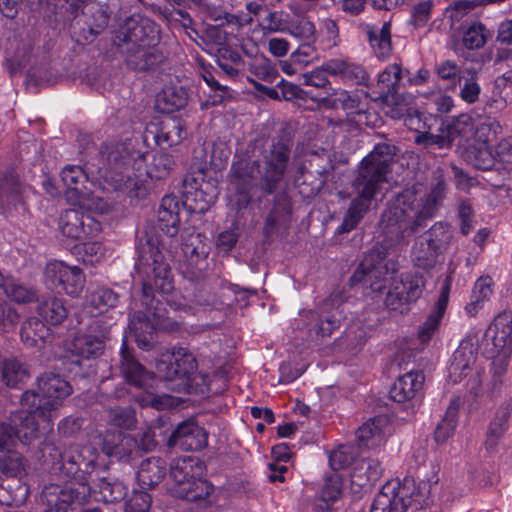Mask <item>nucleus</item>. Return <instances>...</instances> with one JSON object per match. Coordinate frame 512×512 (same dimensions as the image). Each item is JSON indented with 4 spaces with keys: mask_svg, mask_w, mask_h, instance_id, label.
<instances>
[{
    "mask_svg": "<svg viewBox=\"0 0 512 512\" xmlns=\"http://www.w3.org/2000/svg\"><path fill=\"white\" fill-rule=\"evenodd\" d=\"M446 186L439 181L423 200L415 189H405L388 204L380 220L385 239L376 243L365 255L351 277L353 283L368 285L373 292L382 293L388 276L398 271V262L390 255L394 243H399L424 227L432 219L445 198Z\"/></svg>",
    "mask_w": 512,
    "mask_h": 512,
    "instance_id": "nucleus-1",
    "label": "nucleus"
},
{
    "mask_svg": "<svg viewBox=\"0 0 512 512\" xmlns=\"http://www.w3.org/2000/svg\"><path fill=\"white\" fill-rule=\"evenodd\" d=\"M135 270L142 284V305L146 312L137 311L129 327L139 348L149 350L153 346L155 324L151 316H159V300L156 293L169 294L173 288V278L169 264L165 261L160 239L152 232L139 236Z\"/></svg>",
    "mask_w": 512,
    "mask_h": 512,
    "instance_id": "nucleus-2",
    "label": "nucleus"
},
{
    "mask_svg": "<svg viewBox=\"0 0 512 512\" xmlns=\"http://www.w3.org/2000/svg\"><path fill=\"white\" fill-rule=\"evenodd\" d=\"M39 395L33 390H27L21 395V405L26 411H19L13 416V422H19L14 429L11 425L0 423V448H10L18 443L24 446L32 445L41 433L53 430V421L58 417V409L63 400L71 395L72 387L59 374L44 373L37 380Z\"/></svg>",
    "mask_w": 512,
    "mask_h": 512,
    "instance_id": "nucleus-3",
    "label": "nucleus"
},
{
    "mask_svg": "<svg viewBox=\"0 0 512 512\" xmlns=\"http://www.w3.org/2000/svg\"><path fill=\"white\" fill-rule=\"evenodd\" d=\"M263 146V139H255L249 144L247 155L232 165L233 183L241 193H248L259 184L264 193L273 194L285 177L290 161L289 146L281 141L275 142L263 152L261 160L248 155H254Z\"/></svg>",
    "mask_w": 512,
    "mask_h": 512,
    "instance_id": "nucleus-4",
    "label": "nucleus"
},
{
    "mask_svg": "<svg viewBox=\"0 0 512 512\" xmlns=\"http://www.w3.org/2000/svg\"><path fill=\"white\" fill-rule=\"evenodd\" d=\"M395 146L380 143L366 156L352 181V192L355 197L345 214L340 226L341 232H349L357 227L364 215L369 211L372 201L380 192L381 185L387 182V174L395 155Z\"/></svg>",
    "mask_w": 512,
    "mask_h": 512,
    "instance_id": "nucleus-5",
    "label": "nucleus"
},
{
    "mask_svg": "<svg viewBox=\"0 0 512 512\" xmlns=\"http://www.w3.org/2000/svg\"><path fill=\"white\" fill-rule=\"evenodd\" d=\"M53 459H57L53 463L54 473H61L65 477L75 480L80 486L75 487L71 482L64 488L51 485L43 490V497L47 498L48 505L58 503L59 505L68 506L75 502H81L89 494L88 486V467L93 464V460L88 462L81 460L78 450H54L51 455Z\"/></svg>",
    "mask_w": 512,
    "mask_h": 512,
    "instance_id": "nucleus-6",
    "label": "nucleus"
},
{
    "mask_svg": "<svg viewBox=\"0 0 512 512\" xmlns=\"http://www.w3.org/2000/svg\"><path fill=\"white\" fill-rule=\"evenodd\" d=\"M100 154L104 161L103 178L114 190L135 185L136 171L142 168L147 157L135 149L132 139L104 144Z\"/></svg>",
    "mask_w": 512,
    "mask_h": 512,
    "instance_id": "nucleus-7",
    "label": "nucleus"
},
{
    "mask_svg": "<svg viewBox=\"0 0 512 512\" xmlns=\"http://www.w3.org/2000/svg\"><path fill=\"white\" fill-rule=\"evenodd\" d=\"M151 33L155 27L148 26ZM147 27L136 25L132 29L120 31L117 35V45L126 54L127 66L136 71H149L155 69L164 61V55L156 47L158 38L149 35Z\"/></svg>",
    "mask_w": 512,
    "mask_h": 512,
    "instance_id": "nucleus-8",
    "label": "nucleus"
},
{
    "mask_svg": "<svg viewBox=\"0 0 512 512\" xmlns=\"http://www.w3.org/2000/svg\"><path fill=\"white\" fill-rule=\"evenodd\" d=\"M342 299L338 294L330 295L321 301L315 309L302 311V321L305 323L310 336L316 338L330 337L339 329L345 319Z\"/></svg>",
    "mask_w": 512,
    "mask_h": 512,
    "instance_id": "nucleus-9",
    "label": "nucleus"
},
{
    "mask_svg": "<svg viewBox=\"0 0 512 512\" xmlns=\"http://www.w3.org/2000/svg\"><path fill=\"white\" fill-rule=\"evenodd\" d=\"M120 371L124 379L130 385L142 389L143 392L135 396L136 402L142 407L151 406L160 410L163 408V401L160 396L150 392L154 374L145 369L134 357L132 351L127 347L126 342L122 344L120 350Z\"/></svg>",
    "mask_w": 512,
    "mask_h": 512,
    "instance_id": "nucleus-10",
    "label": "nucleus"
},
{
    "mask_svg": "<svg viewBox=\"0 0 512 512\" xmlns=\"http://www.w3.org/2000/svg\"><path fill=\"white\" fill-rule=\"evenodd\" d=\"M44 281L51 290L77 297L84 288L85 275L77 266H69L63 261L52 260L45 266Z\"/></svg>",
    "mask_w": 512,
    "mask_h": 512,
    "instance_id": "nucleus-11",
    "label": "nucleus"
},
{
    "mask_svg": "<svg viewBox=\"0 0 512 512\" xmlns=\"http://www.w3.org/2000/svg\"><path fill=\"white\" fill-rule=\"evenodd\" d=\"M483 354L486 357L512 354V314L503 312L496 316L484 334Z\"/></svg>",
    "mask_w": 512,
    "mask_h": 512,
    "instance_id": "nucleus-12",
    "label": "nucleus"
},
{
    "mask_svg": "<svg viewBox=\"0 0 512 512\" xmlns=\"http://www.w3.org/2000/svg\"><path fill=\"white\" fill-rule=\"evenodd\" d=\"M58 228L63 236L80 241L99 233L101 223L78 207L60 214Z\"/></svg>",
    "mask_w": 512,
    "mask_h": 512,
    "instance_id": "nucleus-13",
    "label": "nucleus"
},
{
    "mask_svg": "<svg viewBox=\"0 0 512 512\" xmlns=\"http://www.w3.org/2000/svg\"><path fill=\"white\" fill-rule=\"evenodd\" d=\"M86 326L85 332L74 337L71 351L82 359L96 358L103 353L108 330L99 318H89Z\"/></svg>",
    "mask_w": 512,
    "mask_h": 512,
    "instance_id": "nucleus-14",
    "label": "nucleus"
},
{
    "mask_svg": "<svg viewBox=\"0 0 512 512\" xmlns=\"http://www.w3.org/2000/svg\"><path fill=\"white\" fill-rule=\"evenodd\" d=\"M501 132L500 123L492 117L480 118L476 122L468 115H463L457 119L450 129L451 135H457L461 139L469 142L468 134H471L473 143L488 145L492 137Z\"/></svg>",
    "mask_w": 512,
    "mask_h": 512,
    "instance_id": "nucleus-15",
    "label": "nucleus"
},
{
    "mask_svg": "<svg viewBox=\"0 0 512 512\" xmlns=\"http://www.w3.org/2000/svg\"><path fill=\"white\" fill-rule=\"evenodd\" d=\"M25 185L20 181L18 174L13 170L3 173L0 178V208L1 213L14 216L24 214L27 210L25 204Z\"/></svg>",
    "mask_w": 512,
    "mask_h": 512,
    "instance_id": "nucleus-16",
    "label": "nucleus"
},
{
    "mask_svg": "<svg viewBox=\"0 0 512 512\" xmlns=\"http://www.w3.org/2000/svg\"><path fill=\"white\" fill-rule=\"evenodd\" d=\"M479 337L477 333L468 334L453 353V358L448 368L449 378L453 383L460 382L472 371H475Z\"/></svg>",
    "mask_w": 512,
    "mask_h": 512,
    "instance_id": "nucleus-17",
    "label": "nucleus"
},
{
    "mask_svg": "<svg viewBox=\"0 0 512 512\" xmlns=\"http://www.w3.org/2000/svg\"><path fill=\"white\" fill-rule=\"evenodd\" d=\"M411 502V491L406 483L388 481L375 496L370 512H407Z\"/></svg>",
    "mask_w": 512,
    "mask_h": 512,
    "instance_id": "nucleus-18",
    "label": "nucleus"
},
{
    "mask_svg": "<svg viewBox=\"0 0 512 512\" xmlns=\"http://www.w3.org/2000/svg\"><path fill=\"white\" fill-rule=\"evenodd\" d=\"M198 367L195 356L186 348H177L173 351L171 360H161L157 363V370L163 374L167 381L181 380L182 384H188Z\"/></svg>",
    "mask_w": 512,
    "mask_h": 512,
    "instance_id": "nucleus-19",
    "label": "nucleus"
},
{
    "mask_svg": "<svg viewBox=\"0 0 512 512\" xmlns=\"http://www.w3.org/2000/svg\"><path fill=\"white\" fill-rule=\"evenodd\" d=\"M208 434L194 420L180 423L168 438V446L180 448H205Z\"/></svg>",
    "mask_w": 512,
    "mask_h": 512,
    "instance_id": "nucleus-20",
    "label": "nucleus"
},
{
    "mask_svg": "<svg viewBox=\"0 0 512 512\" xmlns=\"http://www.w3.org/2000/svg\"><path fill=\"white\" fill-rule=\"evenodd\" d=\"M205 463L195 456H182L174 459L170 466V476L173 481L171 488H180L204 476Z\"/></svg>",
    "mask_w": 512,
    "mask_h": 512,
    "instance_id": "nucleus-21",
    "label": "nucleus"
},
{
    "mask_svg": "<svg viewBox=\"0 0 512 512\" xmlns=\"http://www.w3.org/2000/svg\"><path fill=\"white\" fill-rule=\"evenodd\" d=\"M357 27L379 59H386L391 54L390 21H385L381 27L366 22H359Z\"/></svg>",
    "mask_w": 512,
    "mask_h": 512,
    "instance_id": "nucleus-22",
    "label": "nucleus"
},
{
    "mask_svg": "<svg viewBox=\"0 0 512 512\" xmlns=\"http://www.w3.org/2000/svg\"><path fill=\"white\" fill-rule=\"evenodd\" d=\"M452 275L448 274L440 288V295L435 303L431 313L428 315L426 321L420 327L418 337L422 343H427L433 337L435 331L438 329L441 319L446 311L449 294L452 286Z\"/></svg>",
    "mask_w": 512,
    "mask_h": 512,
    "instance_id": "nucleus-23",
    "label": "nucleus"
},
{
    "mask_svg": "<svg viewBox=\"0 0 512 512\" xmlns=\"http://www.w3.org/2000/svg\"><path fill=\"white\" fill-rule=\"evenodd\" d=\"M425 376L422 371H410L397 378L389 394L394 402L405 403L413 400L422 390Z\"/></svg>",
    "mask_w": 512,
    "mask_h": 512,
    "instance_id": "nucleus-24",
    "label": "nucleus"
},
{
    "mask_svg": "<svg viewBox=\"0 0 512 512\" xmlns=\"http://www.w3.org/2000/svg\"><path fill=\"white\" fill-rule=\"evenodd\" d=\"M383 467L374 458L359 456L350 472L351 484L360 490L372 487L381 477Z\"/></svg>",
    "mask_w": 512,
    "mask_h": 512,
    "instance_id": "nucleus-25",
    "label": "nucleus"
},
{
    "mask_svg": "<svg viewBox=\"0 0 512 512\" xmlns=\"http://www.w3.org/2000/svg\"><path fill=\"white\" fill-rule=\"evenodd\" d=\"M327 74L340 78L345 83L362 84L367 79L365 69L349 59L333 58L323 63Z\"/></svg>",
    "mask_w": 512,
    "mask_h": 512,
    "instance_id": "nucleus-26",
    "label": "nucleus"
},
{
    "mask_svg": "<svg viewBox=\"0 0 512 512\" xmlns=\"http://www.w3.org/2000/svg\"><path fill=\"white\" fill-rule=\"evenodd\" d=\"M89 494L93 495L95 500L105 503H115L124 499L127 495V486L119 480H108L100 478L97 481L91 479V473L88 472Z\"/></svg>",
    "mask_w": 512,
    "mask_h": 512,
    "instance_id": "nucleus-27",
    "label": "nucleus"
},
{
    "mask_svg": "<svg viewBox=\"0 0 512 512\" xmlns=\"http://www.w3.org/2000/svg\"><path fill=\"white\" fill-rule=\"evenodd\" d=\"M61 180L66 187V198L72 205L88 194L86 187L88 177L82 167L78 165L65 166L61 171Z\"/></svg>",
    "mask_w": 512,
    "mask_h": 512,
    "instance_id": "nucleus-28",
    "label": "nucleus"
},
{
    "mask_svg": "<svg viewBox=\"0 0 512 512\" xmlns=\"http://www.w3.org/2000/svg\"><path fill=\"white\" fill-rule=\"evenodd\" d=\"M173 496L187 501H204L205 505L211 506L215 503V487L209 481L198 477L194 481L180 488H171Z\"/></svg>",
    "mask_w": 512,
    "mask_h": 512,
    "instance_id": "nucleus-29",
    "label": "nucleus"
},
{
    "mask_svg": "<svg viewBox=\"0 0 512 512\" xmlns=\"http://www.w3.org/2000/svg\"><path fill=\"white\" fill-rule=\"evenodd\" d=\"M180 203L175 196L166 195L162 198L158 209L159 228L169 237H174L179 231Z\"/></svg>",
    "mask_w": 512,
    "mask_h": 512,
    "instance_id": "nucleus-30",
    "label": "nucleus"
},
{
    "mask_svg": "<svg viewBox=\"0 0 512 512\" xmlns=\"http://www.w3.org/2000/svg\"><path fill=\"white\" fill-rule=\"evenodd\" d=\"M188 92L182 86L167 85L156 96V108L162 113H173L184 108Z\"/></svg>",
    "mask_w": 512,
    "mask_h": 512,
    "instance_id": "nucleus-31",
    "label": "nucleus"
},
{
    "mask_svg": "<svg viewBox=\"0 0 512 512\" xmlns=\"http://www.w3.org/2000/svg\"><path fill=\"white\" fill-rule=\"evenodd\" d=\"M37 312L45 322L51 325L61 324L68 316L64 300L52 295L39 300Z\"/></svg>",
    "mask_w": 512,
    "mask_h": 512,
    "instance_id": "nucleus-32",
    "label": "nucleus"
},
{
    "mask_svg": "<svg viewBox=\"0 0 512 512\" xmlns=\"http://www.w3.org/2000/svg\"><path fill=\"white\" fill-rule=\"evenodd\" d=\"M20 336L26 345L42 348L51 336V330L43 321L29 318L22 324Z\"/></svg>",
    "mask_w": 512,
    "mask_h": 512,
    "instance_id": "nucleus-33",
    "label": "nucleus"
},
{
    "mask_svg": "<svg viewBox=\"0 0 512 512\" xmlns=\"http://www.w3.org/2000/svg\"><path fill=\"white\" fill-rule=\"evenodd\" d=\"M464 160L479 170H490L495 164V156L489 145L480 143H468L462 152Z\"/></svg>",
    "mask_w": 512,
    "mask_h": 512,
    "instance_id": "nucleus-34",
    "label": "nucleus"
},
{
    "mask_svg": "<svg viewBox=\"0 0 512 512\" xmlns=\"http://www.w3.org/2000/svg\"><path fill=\"white\" fill-rule=\"evenodd\" d=\"M511 412L512 408L510 405L501 406L497 410L486 433L485 445L487 448H493L502 444V439L508 429Z\"/></svg>",
    "mask_w": 512,
    "mask_h": 512,
    "instance_id": "nucleus-35",
    "label": "nucleus"
},
{
    "mask_svg": "<svg viewBox=\"0 0 512 512\" xmlns=\"http://www.w3.org/2000/svg\"><path fill=\"white\" fill-rule=\"evenodd\" d=\"M460 398L451 399L445 415L434 431V440L437 445H446L448 439L453 435L456 428L458 412L460 409Z\"/></svg>",
    "mask_w": 512,
    "mask_h": 512,
    "instance_id": "nucleus-36",
    "label": "nucleus"
},
{
    "mask_svg": "<svg viewBox=\"0 0 512 512\" xmlns=\"http://www.w3.org/2000/svg\"><path fill=\"white\" fill-rule=\"evenodd\" d=\"M494 281L490 276H481L474 283L470 302L465 306L469 316H475L493 294Z\"/></svg>",
    "mask_w": 512,
    "mask_h": 512,
    "instance_id": "nucleus-37",
    "label": "nucleus"
},
{
    "mask_svg": "<svg viewBox=\"0 0 512 512\" xmlns=\"http://www.w3.org/2000/svg\"><path fill=\"white\" fill-rule=\"evenodd\" d=\"M147 155L146 160H150L147 164L146 173L151 179H163L167 177L175 167V159L172 154L166 151H156L152 154L144 153Z\"/></svg>",
    "mask_w": 512,
    "mask_h": 512,
    "instance_id": "nucleus-38",
    "label": "nucleus"
},
{
    "mask_svg": "<svg viewBox=\"0 0 512 512\" xmlns=\"http://www.w3.org/2000/svg\"><path fill=\"white\" fill-rule=\"evenodd\" d=\"M381 419H373L364 423L356 432L358 448H374L385 444V436L379 423Z\"/></svg>",
    "mask_w": 512,
    "mask_h": 512,
    "instance_id": "nucleus-39",
    "label": "nucleus"
},
{
    "mask_svg": "<svg viewBox=\"0 0 512 512\" xmlns=\"http://www.w3.org/2000/svg\"><path fill=\"white\" fill-rule=\"evenodd\" d=\"M440 253L425 238L417 237L414 241L411 258L414 265L421 269H431L437 263Z\"/></svg>",
    "mask_w": 512,
    "mask_h": 512,
    "instance_id": "nucleus-40",
    "label": "nucleus"
},
{
    "mask_svg": "<svg viewBox=\"0 0 512 512\" xmlns=\"http://www.w3.org/2000/svg\"><path fill=\"white\" fill-rule=\"evenodd\" d=\"M343 491V478L336 472L326 473L323 478V484L319 490V498L325 503V509L336 502Z\"/></svg>",
    "mask_w": 512,
    "mask_h": 512,
    "instance_id": "nucleus-41",
    "label": "nucleus"
},
{
    "mask_svg": "<svg viewBox=\"0 0 512 512\" xmlns=\"http://www.w3.org/2000/svg\"><path fill=\"white\" fill-rule=\"evenodd\" d=\"M216 62L219 68L230 78L239 75V67L244 64L241 55L228 46L220 47L217 50Z\"/></svg>",
    "mask_w": 512,
    "mask_h": 512,
    "instance_id": "nucleus-42",
    "label": "nucleus"
},
{
    "mask_svg": "<svg viewBox=\"0 0 512 512\" xmlns=\"http://www.w3.org/2000/svg\"><path fill=\"white\" fill-rule=\"evenodd\" d=\"M421 237L425 238L427 242L438 251V253L442 254L447 250L450 244L452 232L447 223L439 221L421 235Z\"/></svg>",
    "mask_w": 512,
    "mask_h": 512,
    "instance_id": "nucleus-43",
    "label": "nucleus"
},
{
    "mask_svg": "<svg viewBox=\"0 0 512 512\" xmlns=\"http://www.w3.org/2000/svg\"><path fill=\"white\" fill-rule=\"evenodd\" d=\"M401 67L398 64L388 65L379 75L378 85L381 86L384 101L394 100L397 93V85L401 80Z\"/></svg>",
    "mask_w": 512,
    "mask_h": 512,
    "instance_id": "nucleus-44",
    "label": "nucleus"
},
{
    "mask_svg": "<svg viewBox=\"0 0 512 512\" xmlns=\"http://www.w3.org/2000/svg\"><path fill=\"white\" fill-rule=\"evenodd\" d=\"M1 371L2 380L8 387H17L29 377L25 365L15 358L4 360Z\"/></svg>",
    "mask_w": 512,
    "mask_h": 512,
    "instance_id": "nucleus-45",
    "label": "nucleus"
},
{
    "mask_svg": "<svg viewBox=\"0 0 512 512\" xmlns=\"http://www.w3.org/2000/svg\"><path fill=\"white\" fill-rule=\"evenodd\" d=\"M165 473V466L159 459H146L141 462L138 470V479L144 485L153 486L165 476Z\"/></svg>",
    "mask_w": 512,
    "mask_h": 512,
    "instance_id": "nucleus-46",
    "label": "nucleus"
},
{
    "mask_svg": "<svg viewBox=\"0 0 512 512\" xmlns=\"http://www.w3.org/2000/svg\"><path fill=\"white\" fill-rule=\"evenodd\" d=\"M184 138V130L180 120L170 119L161 124L160 130L155 136L158 145H176Z\"/></svg>",
    "mask_w": 512,
    "mask_h": 512,
    "instance_id": "nucleus-47",
    "label": "nucleus"
},
{
    "mask_svg": "<svg viewBox=\"0 0 512 512\" xmlns=\"http://www.w3.org/2000/svg\"><path fill=\"white\" fill-rule=\"evenodd\" d=\"M0 289L8 298L17 303H29L36 298V292L33 289L22 285L12 277H6Z\"/></svg>",
    "mask_w": 512,
    "mask_h": 512,
    "instance_id": "nucleus-48",
    "label": "nucleus"
},
{
    "mask_svg": "<svg viewBox=\"0 0 512 512\" xmlns=\"http://www.w3.org/2000/svg\"><path fill=\"white\" fill-rule=\"evenodd\" d=\"M489 37V31L481 22H473L464 29L462 43L468 50H477L482 48Z\"/></svg>",
    "mask_w": 512,
    "mask_h": 512,
    "instance_id": "nucleus-49",
    "label": "nucleus"
},
{
    "mask_svg": "<svg viewBox=\"0 0 512 512\" xmlns=\"http://www.w3.org/2000/svg\"><path fill=\"white\" fill-rule=\"evenodd\" d=\"M250 72L258 79L273 82L278 77V70L263 54H256L248 64Z\"/></svg>",
    "mask_w": 512,
    "mask_h": 512,
    "instance_id": "nucleus-50",
    "label": "nucleus"
},
{
    "mask_svg": "<svg viewBox=\"0 0 512 512\" xmlns=\"http://www.w3.org/2000/svg\"><path fill=\"white\" fill-rule=\"evenodd\" d=\"M87 303L98 313H102L117 305L118 295L110 288H98L88 295Z\"/></svg>",
    "mask_w": 512,
    "mask_h": 512,
    "instance_id": "nucleus-51",
    "label": "nucleus"
},
{
    "mask_svg": "<svg viewBox=\"0 0 512 512\" xmlns=\"http://www.w3.org/2000/svg\"><path fill=\"white\" fill-rule=\"evenodd\" d=\"M283 33H287L301 42L316 41L315 24L306 18L291 21L289 24H286Z\"/></svg>",
    "mask_w": 512,
    "mask_h": 512,
    "instance_id": "nucleus-52",
    "label": "nucleus"
},
{
    "mask_svg": "<svg viewBox=\"0 0 512 512\" xmlns=\"http://www.w3.org/2000/svg\"><path fill=\"white\" fill-rule=\"evenodd\" d=\"M326 70L323 69V64L316 69L304 73L301 75V84L305 86V89L316 88L318 92L316 94L325 95L327 90H332V86L328 78L326 77Z\"/></svg>",
    "mask_w": 512,
    "mask_h": 512,
    "instance_id": "nucleus-53",
    "label": "nucleus"
},
{
    "mask_svg": "<svg viewBox=\"0 0 512 512\" xmlns=\"http://www.w3.org/2000/svg\"><path fill=\"white\" fill-rule=\"evenodd\" d=\"M400 291L403 292L404 301L407 303L417 301L425 288L424 277L420 274L406 276L398 285Z\"/></svg>",
    "mask_w": 512,
    "mask_h": 512,
    "instance_id": "nucleus-54",
    "label": "nucleus"
},
{
    "mask_svg": "<svg viewBox=\"0 0 512 512\" xmlns=\"http://www.w3.org/2000/svg\"><path fill=\"white\" fill-rule=\"evenodd\" d=\"M8 453L0 459L1 471L10 477L21 478L25 474V460L17 450H7Z\"/></svg>",
    "mask_w": 512,
    "mask_h": 512,
    "instance_id": "nucleus-55",
    "label": "nucleus"
},
{
    "mask_svg": "<svg viewBox=\"0 0 512 512\" xmlns=\"http://www.w3.org/2000/svg\"><path fill=\"white\" fill-rule=\"evenodd\" d=\"M359 456L356 450H330L328 453V461L333 472L348 468L352 470Z\"/></svg>",
    "mask_w": 512,
    "mask_h": 512,
    "instance_id": "nucleus-56",
    "label": "nucleus"
},
{
    "mask_svg": "<svg viewBox=\"0 0 512 512\" xmlns=\"http://www.w3.org/2000/svg\"><path fill=\"white\" fill-rule=\"evenodd\" d=\"M109 422L118 428L131 430L136 424L135 410L132 407H115L109 411Z\"/></svg>",
    "mask_w": 512,
    "mask_h": 512,
    "instance_id": "nucleus-57",
    "label": "nucleus"
},
{
    "mask_svg": "<svg viewBox=\"0 0 512 512\" xmlns=\"http://www.w3.org/2000/svg\"><path fill=\"white\" fill-rule=\"evenodd\" d=\"M277 87L280 91V99H284L286 101H291L293 99H311L315 101V95L312 89L301 88L300 86L293 84L291 82H286L283 79L277 83Z\"/></svg>",
    "mask_w": 512,
    "mask_h": 512,
    "instance_id": "nucleus-58",
    "label": "nucleus"
},
{
    "mask_svg": "<svg viewBox=\"0 0 512 512\" xmlns=\"http://www.w3.org/2000/svg\"><path fill=\"white\" fill-rule=\"evenodd\" d=\"M434 7L432 0H419L411 7V24L416 28L426 26Z\"/></svg>",
    "mask_w": 512,
    "mask_h": 512,
    "instance_id": "nucleus-59",
    "label": "nucleus"
},
{
    "mask_svg": "<svg viewBox=\"0 0 512 512\" xmlns=\"http://www.w3.org/2000/svg\"><path fill=\"white\" fill-rule=\"evenodd\" d=\"M458 83L460 86L459 96L464 102L473 104L478 101L481 93V87L477 82L476 75H472L470 77H459Z\"/></svg>",
    "mask_w": 512,
    "mask_h": 512,
    "instance_id": "nucleus-60",
    "label": "nucleus"
},
{
    "mask_svg": "<svg viewBox=\"0 0 512 512\" xmlns=\"http://www.w3.org/2000/svg\"><path fill=\"white\" fill-rule=\"evenodd\" d=\"M101 437L102 448H125L135 443L131 436L117 429H109Z\"/></svg>",
    "mask_w": 512,
    "mask_h": 512,
    "instance_id": "nucleus-61",
    "label": "nucleus"
},
{
    "mask_svg": "<svg viewBox=\"0 0 512 512\" xmlns=\"http://www.w3.org/2000/svg\"><path fill=\"white\" fill-rule=\"evenodd\" d=\"M451 126L448 128V135H435L431 133H422L416 136L415 143L418 145H423L426 148L429 147H438L440 149L442 148H448L452 145L453 140L458 137L457 135H451L450 134Z\"/></svg>",
    "mask_w": 512,
    "mask_h": 512,
    "instance_id": "nucleus-62",
    "label": "nucleus"
},
{
    "mask_svg": "<svg viewBox=\"0 0 512 512\" xmlns=\"http://www.w3.org/2000/svg\"><path fill=\"white\" fill-rule=\"evenodd\" d=\"M319 59L318 50L315 47V41L302 42L298 48L291 53L293 63L308 65Z\"/></svg>",
    "mask_w": 512,
    "mask_h": 512,
    "instance_id": "nucleus-63",
    "label": "nucleus"
},
{
    "mask_svg": "<svg viewBox=\"0 0 512 512\" xmlns=\"http://www.w3.org/2000/svg\"><path fill=\"white\" fill-rule=\"evenodd\" d=\"M152 498L144 491H134L125 503V512H150Z\"/></svg>",
    "mask_w": 512,
    "mask_h": 512,
    "instance_id": "nucleus-64",
    "label": "nucleus"
}]
</instances>
